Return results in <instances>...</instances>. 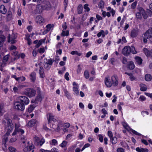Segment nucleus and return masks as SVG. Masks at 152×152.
I'll return each mask as SVG.
<instances>
[{"label":"nucleus","instance_id":"obj_1","mask_svg":"<svg viewBox=\"0 0 152 152\" xmlns=\"http://www.w3.org/2000/svg\"><path fill=\"white\" fill-rule=\"evenodd\" d=\"M5 119L6 120L4 121H4L6 124V130L7 132L2 137V145L6 148H3L4 151L7 149L6 143L9 140L8 137L14 129V125L12 123V121L8 117L5 118Z\"/></svg>","mask_w":152,"mask_h":152},{"label":"nucleus","instance_id":"obj_2","mask_svg":"<svg viewBox=\"0 0 152 152\" xmlns=\"http://www.w3.org/2000/svg\"><path fill=\"white\" fill-rule=\"evenodd\" d=\"M21 139L23 140L22 143L25 144L23 146V151L24 152H29L32 150V152L34 151L33 150L34 148V145L30 144L29 142L27 140L26 137L24 136L21 137Z\"/></svg>","mask_w":152,"mask_h":152},{"label":"nucleus","instance_id":"obj_3","mask_svg":"<svg viewBox=\"0 0 152 152\" xmlns=\"http://www.w3.org/2000/svg\"><path fill=\"white\" fill-rule=\"evenodd\" d=\"M107 84L109 86H112L116 87L118 84V77L117 76L115 75H114L112 76V81L111 83H108L107 82Z\"/></svg>","mask_w":152,"mask_h":152},{"label":"nucleus","instance_id":"obj_4","mask_svg":"<svg viewBox=\"0 0 152 152\" xmlns=\"http://www.w3.org/2000/svg\"><path fill=\"white\" fill-rule=\"evenodd\" d=\"M60 126H62L63 127V131L64 132H67V129L70 127V124L69 123H66L62 124H61V123H58L56 128L58 131H59L61 129Z\"/></svg>","mask_w":152,"mask_h":152},{"label":"nucleus","instance_id":"obj_5","mask_svg":"<svg viewBox=\"0 0 152 152\" xmlns=\"http://www.w3.org/2000/svg\"><path fill=\"white\" fill-rule=\"evenodd\" d=\"M14 108L18 110L22 111L24 110V104L22 103L19 100L14 103Z\"/></svg>","mask_w":152,"mask_h":152},{"label":"nucleus","instance_id":"obj_6","mask_svg":"<svg viewBox=\"0 0 152 152\" xmlns=\"http://www.w3.org/2000/svg\"><path fill=\"white\" fill-rule=\"evenodd\" d=\"M152 37V28L148 30L144 34L143 37V41L144 43L147 42V39H149Z\"/></svg>","mask_w":152,"mask_h":152},{"label":"nucleus","instance_id":"obj_7","mask_svg":"<svg viewBox=\"0 0 152 152\" xmlns=\"http://www.w3.org/2000/svg\"><path fill=\"white\" fill-rule=\"evenodd\" d=\"M53 61L51 58H50L48 60L46 58L44 59V67L46 69H48L51 67Z\"/></svg>","mask_w":152,"mask_h":152},{"label":"nucleus","instance_id":"obj_8","mask_svg":"<svg viewBox=\"0 0 152 152\" xmlns=\"http://www.w3.org/2000/svg\"><path fill=\"white\" fill-rule=\"evenodd\" d=\"M20 124L18 123H16L15 124V129L12 134L13 136H14L17 134V132L20 133L21 134H24V130L21 129L20 128Z\"/></svg>","mask_w":152,"mask_h":152},{"label":"nucleus","instance_id":"obj_9","mask_svg":"<svg viewBox=\"0 0 152 152\" xmlns=\"http://www.w3.org/2000/svg\"><path fill=\"white\" fill-rule=\"evenodd\" d=\"M36 91L35 90L32 88H28L26 89L25 93L26 95L30 97H32L35 96Z\"/></svg>","mask_w":152,"mask_h":152},{"label":"nucleus","instance_id":"obj_10","mask_svg":"<svg viewBox=\"0 0 152 152\" xmlns=\"http://www.w3.org/2000/svg\"><path fill=\"white\" fill-rule=\"evenodd\" d=\"M33 140L35 144L38 145L42 146L45 142V140L44 138H40L36 136L34 137Z\"/></svg>","mask_w":152,"mask_h":152},{"label":"nucleus","instance_id":"obj_11","mask_svg":"<svg viewBox=\"0 0 152 152\" xmlns=\"http://www.w3.org/2000/svg\"><path fill=\"white\" fill-rule=\"evenodd\" d=\"M122 124L124 127L129 132H132L134 134L138 136H142L141 134L140 133H138L135 130L130 129L129 126H128L127 123L126 122H123L122 123Z\"/></svg>","mask_w":152,"mask_h":152},{"label":"nucleus","instance_id":"obj_12","mask_svg":"<svg viewBox=\"0 0 152 152\" xmlns=\"http://www.w3.org/2000/svg\"><path fill=\"white\" fill-rule=\"evenodd\" d=\"M17 99L24 104H28L30 102L29 99L27 97L23 96H19Z\"/></svg>","mask_w":152,"mask_h":152},{"label":"nucleus","instance_id":"obj_13","mask_svg":"<svg viewBox=\"0 0 152 152\" xmlns=\"http://www.w3.org/2000/svg\"><path fill=\"white\" fill-rule=\"evenodd\" d=\"M72 85L73 86L72 90L74 94L76 96H79V85L75 82H73Z\"/></svg>","mask_w":152,"mask_h":152},{"label":"nucleus","instance_id":"obj_14","mask_svg":"<svg viewBox=\"0 0 152 152\" xmlns=\"http://www.w3.org/2000/svg\"><path fill=\"white\" fill-rule=\"evenodd\" d=\"M17 37L16 34H12L11 35L9 34L8 37V42H10L11 44H13L16 42L15 40Z\"/></svg>","mask_w":152,"mask_h":152},{"label":"nucleus","instance_id":"obj_15","mask_svg":"<svg viewBox=\"0 0 152 152\" xmlns=\"http://www.w3.org/2000/svg\"><path fill=\"white\" fill-rule=\"evenodd\" d=\"M122 54L125 56H128L130 53V47L129 46H125L122 50Z\"/></svg>","mask_w":152,"mask_h":152},{"label":"nucleus","instance_id":"obj_16","mask_svg":"<svg viewBox=\"0 0 152 152\" xmlns=\"http://www.w3.org/2000/svg\"><path fill=\"white\" fill-rule=\"evenodd\" d=\"M47 118L48 123H51L52 121L56 122L57 121L54 117L53 114L51 113H49L47 115Z\"/></svg>","mask_w":152,"mask_h":152},{"label":"nucleus","instance_id":"obj_17","mask_svg":"<svg viewBox=\"0 0 152 152\" xmlns=\"http://www.w3.org/2000/svg\"><path fill=\"white\" fill-rule=\"evenodd\" d=\"M35 22L38 24H41L44 22V19L43 18L41 15L37 16L35 19Z\"/></svg>","mask_w":152,"mask_h":152},{"label":"nucleus","instance_id":"obj_18","mask_svg":"<svg viewBox=\"0 0 152 152\" xmlns=\"http://www.w3.org/2000/svg\"><path fill=\"white\" fill-rule=\"evenodd\" d=\"M42 7L43 9L49 10L51 8V5L50 2L48 1H45L43 4Z\"/></svg>","mask_w":152,"mask_h":152},{"label":"nucleus","instance_id":"obj_19","mask_svg":"<svg viewBox=\"0 0 152 152\" xmlns=\"http://www.w3.org/2000/svg\"><path fill=\"white\" fill-rule=\"evenodd\" d=\"M36 9L34 10L35 14L40 13L42 12L43 9L42 5V4L37 5L36 7Z\"/></svg>","mask_w":152,"mask_h":152},{"label":"nucleus","instance_id":"obj_20","mask_svg":"<svg viewBox=\"0 0 152 152\" xmlns=\"http://www.w3.org/2000/svg\"><path fill=\"white\" fill-rule=\"evenodd\" d=\"M108 31L107 30L104 31L103 30H101L97 34V36L98 37H99L102 36V37L104 38L106 35L108 34Z\"/></svg>","mask_w":152,"mask_h":152},{"label":"nucleus","instance_id":"obj_21","mask_svg":"<svg viewBox=\"0 0 152 152\" xmlns=\"http://www.w3.org/2000/svg\"><path fill=\"white\" fill-rule=\"evenodd\" d=\"M112 81V76L110 77H109V76L107 75V76L104 80V83L106 85V86L108 88L110 87V86H109V85H108L107 83V82H108V83H111Z\"/></svg>","mask_w":152,"mask_h":152},{"label":"nucleus","instance_id":"obj_22","mask_svg":"<svg viewBox=\"0 0 152 152\" xmlns=\"http://www.w3.org/2000/svg\"><path fill=\"white\" fill-rule=\"evenodd\" d=\"M37 122V121L35 119H32L29 121L27 124L26 126L32 127L35 125Z\"/></svg>","mask_w":152,"mask_h":152},{"label":"nucleus","instance_id":"obj_23","mask_svg":"<svg viewBox=\"0 0 152 152\" xmlns=\"http://www.w3.org/2000/svg\"><path fill=\"white\" fill-rule=\"evenodd\" d=\"M30 78L31 81L34 82L36 79V73L34 72H32L30 75Z\"/></svg>","mask_w":152,"mask_h":152},{"label":"nucleus","instance_id":"obj_24","mask_svg":"<svg viewBox=\"0 0 152 152\" xmlns=\"http://www.w3.org/2000/svg\"><path fill=\"white\" fill-rule=\"evenodd\" d=\"M42 96L40 94H38L36 98L34 103H38L39 102H41L42 100Z\"/></svg>","mask_w":152,"mask_h":152},{"label":"nucleus","instance_id":"obj_25","mask_svg":"<svg viewBox=\"0 0 152 152\" xmlns=\"http://www.w3.org/2000/svg\"><path fill=\"white\" fill-rule=\"evenodd\" d=\"M7 12V10L4 6L3 5H1L0 6V12L3 14H5Z\"/></svg>","mask_w":152,"mask_h":152},{"label":"nucleus","instance_id":"obj_26","mask_svg":"<svg viewBox=\"0 0 152 152\" xmlns=\"http://www.w3.org/2000/svg\"><path fill=\"white\" fill-rule=\"evenodd\" d=\"M138 34V32L137 30L134 29L131 31V36L132 37H135Z\"/></svg>","mask_w":152,"mask_h":152},{"label":"nucleus","instance_id":"obj_27","mask_svg":"<svg viewBox=\"0 0 152 152\" xmlns=\"http://www.w3.org/2000/svg\"><path fill=\"white\" fill-rule=\"evenodd\" d=\"M125 74L129 77L130 80L131 81H134L136 79V77L133 75L132 73L126 72H125Z\"/></svg>","mask_w":152,"mask_h":152},{"label":"nucleus","instance_id":"obj_28","mask_svg":"<svg viewBox=\"0 0 152 152\" xmlns=\"http://www.w3.org/2000/svg\"><path fill=\"white\" fill-rule=\"evenodd\" d=\"M136 150L138 152H148V149L147 148H140L139 147L137 148Z\"/></svg>","mask_w":152,"mask_h":152},{"label":"nucleus","instance_id":"obj_29","mask_svg":"<svg viewBox=\"0 0 152 152\" xmlns=\"http://www.w3.org/2000/svg\"><path fill=\"white\" fill-rule=\"evenodd\" d=\"M41 151L42 152H58V150L55 148H53L51 150L42 149Z\"/></svg>","mask_w":152,"mask_h":152},{"label":"nucleus","instance_id":"obj_30","mask_svg":"<svg viewBox=\"0 0 152 152\" xmlns=\"http://www.w3.org/2000/svg\"><path fill=\"white\" fill-rule=\"evenodd\" d=\"M140 90L142 91H145L147 90V88L146 86L144 84H141L140 85Z\"/></svg>","mask_w":152,"mask_h":152},{"label":"nucleus","instance_id":"obj_31","mask_svg":"<svg viewBox=\"0 0 152 152\" xmlns=\"http://www.w3.org/2000/svg\"><path fill=\"white\" fill-rule=\"evenodd\" d=\"M43 68L42 67H40L39 69L40 77L41 78H43L45 77V75L43 71Z\"/></svg>","mask_w":152,"mask_h":152},{"label":"nucleus","instance_id":"obj_32","mask_svg":"<svg viewBox=\"0 0 152 152\" xmlns=\"http://www.w3.org/2000/svg\"><path fill=\"white\" fill-rule=\"evenodd\" d=\"M135 59L136 63L139 65L141 64L142 63V60L140 57H135Z\"/></svg>","mask_w":152,"mask_h":152},{"label":"nucleus","instance_id":"obj_33","mask_svg":"<svg viewBox=\"0 0 152 152\" xmlns=\"http://www.w3.org/2000/svg\"><path fill=\"white\" fill-rule=\"evenodd\" d=\"M35 107V106L33 105H31L29 107H28V109H27V111L26 112V113H28V112L29 113H30L33 110Z\"/></svg>","mask_w":152,"mask_h":152},{"label":"nucleus","instance_id":"obj_34","mask_svg":"<svg viewBox=\"0 0 152 152\" xmlns=\"http://www.w3.org/2000/svg\"><path fill=\"white\" fill-rule=\"evenodd\" d=\"M50 144L51 145L56 146L58 145V142L57 140L55 139H52L50 141Z\"/></svg>","mask_w":152,"mask_h":152},{"label":"nucleus","instance_id":"obj_35","mask_svg":"<svg viewBox=\"0 0 152 152\" xmlns=\"http://www.w3.org/2000/svg\"><path fill=\"white\" fill-rule=\"evenodd\" d=\"M143 51L145 55L148 57H150L151 53V50L149 51L147 48H144Z\"/></svg>","mask_w":152,"mask_h":152},{"label":"nucleus","instance_id":"obj_36","mask_svg":"<svg viewBox=\"0 0 152 152\" xmlns=\"http://www.w3.org/2000/svg\"><path fill=\"white\" fill-rule=\"evenodd\" d=\"M83 11V7L81 4H79L77 7V12L79 14L82 13Z\"/></svg>","mask_w":152,"mask_h":152},{"label":"nucleus","instance_id":"obj_37","mask_svg":"<svg viewBox=\"0 0 152 152\" xmlns=\"http://www.w3.org/2000/svg\"><path fill=\"white\" fill-rule=\"evenodd\" d=\"M128 68L130 69H133L134 67V65L133 62L130 61L128 64Z\"/></svg>","mask_w":152,"mask_h":152},{"label":"nucleus","instance_id":"obj_38","mask_svg":"<svg viewBox=\"0 0 152 152\" xmlns=\"http://www.w3.org/2000/svg\"><path fill=\"white\" fill-rule=\"evenodd\" d=\"M110 140L113 144H116L117 142V139L116 137H112L110 138Z\"/></svg>","mask_w":152,"mask_h":152},{"label":"nucleus","instance_id":"obj_39","mask_svg":"<svg viewBox=\"0 0 152 152\" xmlns=\"http://www.w3.org/2000/svg\"><path fill=\"white\" fill-rule=\"evenodd\" d=\"M145 79L147 81H150L152 79V76L150 74H147L145 76Z\"/></svg>","mask_w":152,"mask_h":152},{"label":"nucleus","instance_id":"obj_40","mask_svg":"<svg viewBox=\"0 0 152 152\" xmlns=\"http://www.w3.org/2000/svg\"><path fill=\"white\" fill-rule=\"evenodd\" d=\"M69 34V31L68 30H62V32L61 33V35L63 36H68Z\"/></svg>","mask_w":152,"mask_h":152},{"label":"nucleus","instance_id":"obj_41","mask_svg":"<svg viewBox=\"0 0 152 152\" xmlns=\"http://www.w3.org/2000/svg\"><path fill=\"white\" fill-rule=\"evenodd\" d=\"M64 92L65 93L66 96L68 99H69L70 98V95L66 89H64Z\"/></svg>","mask_w":152,"mask_h":152},{"label":"nucleus","instance_id":"obj_42","mask_svg":"<svg viewBox=\"0 0 152 152\" xmlns=\"http://www.w3.org/2000/svg\"><path fill=\"white\" fill-rule=\"evenodd\" d=\"M5 39V38L4 36L0 37V47L2 46Z\"/></svg>","mask_w":152,"mask_h":152},{"label":"nucleus","instance_id":"obj_43","mask_svg":"<svg viewBox=\"0 0 152 152\" xmlns=\"http://www.w3.org/2000/svg\"><path fill=\"white\" fill-rule=\"evenodd\" d=\"M54 26V25L53 24H48L46 26V27L47 29V31H49Z\"/></svg>","mask_w":152,"mask_h":152},{"label":"nucleus","instance_id":"obj_44","mask_svg":"<svg viewBox=\"0 0 152 152\" xmlns=\"http://www.w3.org/2000/svg\"><path fill=\"white\" fill-rule=\"evenodd\" d=\"M88 4H86L84 5V8L85 12H88L90 10V9L88 7Z\"/></svg>","mask_w":152,"mask_h":152},{"label":"nucleus","instance_id":"obj_45","mask_svg":"<svg viewBox=\"0 0 152 152\" xmlns=\"http://www.w3.org/2000/svg\"><path fill=\"white\" fill-rule=\"evenodd\" d=\"M130 53L131 52L133 54H135L137 53V52L135 50V48L134 46H132L130 47Z\"/></svg>","mask_w":152,"mask_h":152},{"label":"nucleus","instance_id":"obj_46","mask_svg":"<svg viewBox=\"0 0 152 152\" xmlns=\"http://www.w3.org/2000/svg\"><path fill=\"white\" fill-rule=\"evenodd\" d=\"M44 42L45 41L43 39H41L39 40V41H38L37 44L36 45V47L38 48L41 45L43 42Z\"/></svg>","mask_w":152,"mask_h":152},{"label":"nucleus","instance_id":"obj_47","mask_svg":"<svg viewBox=\"0 0 152 152\" xmlns=\"http://www.w3.org/2000/svg\"><path fill=\"white\" fill-rule=\"evenodd\" d=\"M104 1L102 0H101L100 1L98 4L99 7L100 8H102L104 7Z\"/></svg>","mask_w":152,"mask_h":152},{"label":"nucleus","instance_id":"obj_48","mask_svg":"<svg viewBox=\"0 0 152 152\" xmlns=\"http://www.w3.org/2000/svg\"><path fill=\"white\" fill-rule=\"evenodd\" d=\"M82 70V68L81 67L80 65H78L77 66V74L78 75H79L80 74Z\"/></svg>","mask_w":152,"mask_h":152},{"label":"nucleus","instance_id":"obj_49","mask_svg":"<svg viewBox=\"0 0 152 152\" xmlns=\"http://www.w3.org/2000/svg\"><path fill=\"white\" fill-rule=\"evenodd\" d=\"M121 145L124 148H127L128 149L129 148V146L128 144L125 142H121Z\"/></svg>","mask_w":152,"mask_h":152},{"label":"nucleus","instance_id":"obj_50","mask_svg":"<svg viewBox=\"0 0 152 152\" xmlns=\"http://www.w3.org/2000/svg\"><path fill=\"white\" fill-rule=\"evenodd\" d=\"M77 146L75 144L73 145L69 148V150L71 152H74V149L76 148Z\"/></svg>","mask_w":152,"mask_h":152},{"label":"nucleus","instance_id":"obj_51","mask_svg":"<svg viewBox=\"0 0 152 152\" xmlns=\"http://www.w3.org/2000/svg\"><path fill=\"white\" fill-rule=\"evenodd\" d=\"M67 144V142L65 141H63L62 143L60 145V146L62 148L65 147Z\"/></svg>","mask_w":152,"mask_h":152},{"label":"nucleus","instance_id":"obj_52","mask_svg":"<svg viewBox=\"0 0 152 152\" xmlns=\"http://www.w3.org/2000/svg\"><path fill=\"white\" fill-rule=\"evenodd\" d=\"M18 80L17 81L20 82L25 81L26 80V78L22 76L20 77H18Z\"/></svg>","mask_w":152,"mask_h":152},{"label":"nucleus","instance_id":"obj_53","mask_svg":"<svg viewBox=\"0 0 152 152\" xmlns=\"http://www.w3.org/2000/svg\"><path fill=\"white\" fill-rule=\"evenodd\" d=\"M71 54L72 55H77L78 56H80L81 55V53H78L77 51H73L71 53Z\"/></svg>","mask_w":152,"mask_h":152},{"label":"nucleus","instance_id":"obj_54","mask_svg":"<svg viewBox=\"0 0 152 152\" xmlns=\"http://www.w3.org/2000/svg\"><path fill=\"white\" fill-rule=\"evenodd\" d=\"M136 18L139 19H141L142 18V16L140 12H137L136 14Z\"/></svg>","mask_w":152,"mask_h":152},{"label":"nucleus","instance_id":"obj_55","mask_svg":"<svg viewBox=\"0 0 152 152\" xmlns=\"http://www.w3.org/2000/svg\"><path fill=\"white\" fill-rule=\"evenodd\" d=\"M98 137L99 141L101 142H102L103 139L102 136L101 134H99L98 135Z\"/></svg>","mask_w":152,"mask_h":152},{"label":"nucleus","instance_id":"obj_56","mask_svg":"<svg viewBox=\"0 0 152 152\" xmlns=\"http://www.w3.org/2000/svg\"><path fill=\"white\" fill-rule=\"evenodd\" d=\"M24 115L26 117L29 118H32L33 117L34 115L33 114H31L29 115L28 114V113H26Z\"/></svg>","mask_w":152,"mask_h":152},{"label":"nucleus","instance_id":"obj_57","mask_svg":"<svg viewBox=\"0 0 152 152\" xmlns=\"http://www.w3.org/2000/svg\"><path fill=\"white\" fill-rule=\"evenodd\" d=\"M9 150L11 152H15L16 151L15 148L11 146L9 148Z\"/></svg>","mask_w":152,"mask_h":152},{"label":"nucleus","instance_id":"obj_58","mask_svg":"<svg viewBox=\"0 0 152 152\" xmlns=\"http://www.w3.org/2000/svg\"><path fill=\"white\" fill-rule=\"evenodd\" d=\"M137 4V1H135L132 3L131 5V7L132 9H134L135 8Z\"/></svg>","mask_w":152,"mask_h":152},{"label":"nucleus","instance_id":"obj_59","mask_svg":"<svg viewBox=\"0 0 152 152\" xmlns=\"http://www.w3.org/2000/svg\"><path fill=\"white\" fill-rule=\"evenodd\" d=\"M84 75L86 79H88L89 78V73L88 71H85L84 72Z\"/></svg>","mask_w":152,"mask_h":152},{"label":"nucleus","instance_id":"obj_60","mask_svg":"<svg viewBox=\"0 0 152 152\" xmlns=\"http://www.w3.org/2000/svg\"><path fill=\"white\" fill-rule=\"evenodd\" d=\"M10 57V55L8 54L5 56L3 58V61H7Z\"/></svg>","mask_w":152,"mask_h":152},{"label":"nucleus","instance_id":"obj_61","mask_svg":"<svg viewBox=\"0 0 152 152\" xmlns=\"http://www.w3.org/2000/svg\"><path fill=\"white\" fill-rule=\"evenodd\" d=\"M117 152H125V150L122 148H118L117 149Z\"/></svg>","mask_w":152,"mask_h":152},{"label":"nucleus","instance_id":"obj_62","mask_svg":"<svg viewBox=\"0 0 152 152\" xmlns=\"http://www.w3.org/2000/svg\"><path fill=\"white\" fill-rule=\"evenodd\" d=\"M4 112V110H3V106L1 105H0V115H2Z\"/></svg>","mask_w":152,"mask_h":152},{"label":"nucleus","instance_id":"obj_63","mask_svg":"<svg viewBox=\"0 0 152 152\" xmlns=\"http://www.w3.org/2000/svg\"><path fill=\"white\" fill-rule=\"evenodd\" d=\"M141 114L143 116H145L146 115H148L149 113L147 111H143L141 112Z\"/></svg>","mask_w":152,"mask_h":152},{"label":"nucleus","instance_id":"obj_64","mask_svg":"<svg viewBox=\"0 0 152 152\" xmlns=\"http://www.w3.org/2000/svg\"><path fill=\"white\" fill-rule=\"evenodd\" d=\"M69 73L68 72H66L64 75L65 78L67 81L69 80Z\"/></svg>","mask_w":152,"mask_h":152}]
</instances>
